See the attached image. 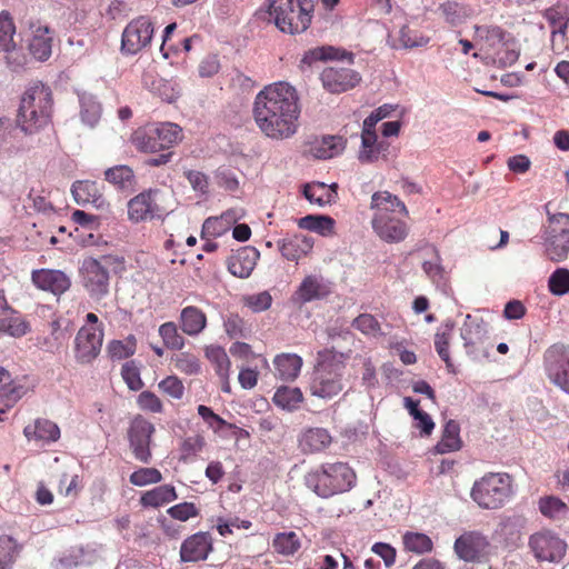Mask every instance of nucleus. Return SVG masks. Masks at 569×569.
Listing matches in <instances>:
<instances>
[{
	"label": "nucleus",
	"mask_w": 569,
	"mask_h": 569,
	"mask_svg": "<svg viewBox=\"0 0 569 569\" xmlns=\"http://www.w3.org/2000/svg\"><path fill=\"white\" fill-rule=\"evenodd\" d=\"M299 116L297 90L287 82L269 84L256 96L254 121L270 139L284 140L295 136Z\"/></svg>",
	"instance_id": "1"
},
{
	"label": "nucleus",
	"mask_w": 569,
	"mask_h": 569,
	"mask_svg": "<svg viewBox=\"0 0 569 569\" xmlns=\"http://www.w3.org/2000/svg\"><path fill=\"white\" fill-rule=\"evenodd\" d=\"M370 207L375 210L372 228L380 239L389 243H397L407 238L409 231L407 223L390 216L396 211L403 216L409 213L406 204L397 196L388 191L375 192Z\"/></svg>",
	"instance_id": "2"
},
{
	"label": "nucleus",
	"mask_w": 569,
	"mask_h": 569,
	"mask_svg": "<svg viewBox=\"0 0 569 569\" xmlns=\"http://www.w3.org/2000/svg\"><path fill=\"white\" fill-rule=\"evenodd\" d=\"M51 111V89L40 81L32 82L21 98L17 124L24 133H34L50 122Z\"/></svg>",
	"instance_id": "3"
},
{
	"label": "nucleus",
	"mask_w": 569,
	"mask_h": 569,
	"mask_svg": "<svg viewBox=\"0 0 569 569\" xmlns=\"http://www.w3.org/2000/svg\"><path fill=\"white\" fill-rule=\"evenodd\" d=\"M356 482L355 471L345 462H327L305 476V485L318 497L330 498L349 491Z\"/></svg>",
	"instance_id": "4"
},
{
	"label": "nucleus",
	"mask_w": 569,
	"mask_h": 569,
	"mask_svg": "<svg viewBox=\"0 0 569 569\" xmlns=\"http://www.w3.org/2000/svg\"><path fill=\"white\" fill-rule=\"evenodd\" d=\"M269 17L283 33L300 34L311 24L315 0H267Z\"/></svg>",
	"instance_id": "5"
},
{
	"label": "nucleus",
	"mask_w": 569,
	"mask_h": 569,
	"mask_svg": "<svg viewBox=\"0 0 569 569\" xmlns=\"http://www.w3.org/2000/svg\"><path fill=\"white\" fill-rule=\"evenodd\" d=\"M470 496L482 509H499L513 496L511 477L503 472L486 473L475 481Z\"/></svg>",
	"instance_id": "6"
},
{
	"label": "nucleus",
	"mask_w": 569,
	"mask_h": 569,
	"mask_svg": "<svg viewBox=\"0 0 569 569\" xmlns=\"http://www.w3.org/2000/svg\"><path fill=\"white\" fill-rule=\"evenodd\" d=\"M323 357L316 366L310 380V392L312 396L331 399L343 389V375L346 365L337 360L335 356Z\"/></svg>",
	"instance_id": "7"
},
{
	"label": "nucleus",
	"mask_w": 569,
	"mask_h": 569,
	"mask_svg": "<svg viewBox=\"0 0 569 569\" xmlns=\"http://www.w3.org/2000/svg\"><path fill=\"white\" fill-rule=\"evenodd\" d=\"M181 139V128L173 122H162L157 127L138 130L132 138L134 146L143 152L169 149Z\"/></svg>",
	"instance_id": "8"
},
{
	"label": "nucleus",
	"mask_w": 569,
	"mask_h": 569,
	"mask_svg": "<svg viewBox=\"0 0 569 569\" xmlns=\"http://www.w3.org/2000/svg\"><path fill=\"white\" fill-rule=\"evenodd\" d=\"M110 262L107 257L102 259L86 258L80 267L81 283L88 295L94 300H101L109 295Z\"/></svg>",
	"instance_id": "9"
},
{
	"label": "nucleus",
	"mask_w": 569,
	"mask_h": 569,
	"mask_svg": "<svg viewBox=\"0 0 569 569\" xmlns=\"http://www.w3.org/2000/svg\"><path fill=\"white\" fill-rule=\"evenodd\" d=\"M548 216L545 231L546 254L551 261L560 262L569 254V214L560 212Z\"/></svg>",
	"instance_id": "10"
},
{
	"label": "nucleus",
	"mask_w": 569,
	"mask_h": 569,
	"mask_svg": "<svg viewBox=\"0 0 569 569\" xmlns=\"http://www.w3.org/2000/svg\"><path fill=\"white\" fill-rule=\"evenodd\" d=\"M528 547L539 562H560L567 552V542L551 529H541L530 535Z\"/></svg>",
	"instance_id": "11"
},
{
	"label": "nucleus",
	"mask_w": 569,
	"mask_h": 569,
	"mask_svg": "<svg viewBox=\"0 0 569 569\" xmlns=\"http://www.w3.org/2000/svg\"><path fill=\"white\" fill-rule=\"evenodd\" d=\"M543 363L550 381L569 395V347L552 345L545 351Z\"/></svg>",
	"instance_id": "12"
},
{
	"label": "nucleus",
	"mask_w": 569,
	"mask_h": 569,
	"mask_svg": "<svg viewBox=\"0 0 569 569\" xmlns=\"http://www.w3.org/2000/svg\"><path fill=\"white\" fill-rule=\"evenodd\" d=\"M153 23L150 18L141 16L127 24L121 37V50L126 54H137L152 40Z\"/></svg>",
	"instance_id": "13"
},
{
	"label": "nucleus",
	"mask_w": 569,
	"mask_h": 569,
	"mask_svg": "<svg viewBox=\"0 0 569 569\" xmlns=\"http://www.w3.org/2000/svg\"><path fill=\"white\" fill-rule=\"evenodd\" d=\"M154 431V426L142 417L134 418L130 423L128 430L129 445L133 457L142 463L151 461L150 443Z\"/></svg>",
	"instance_id": "14"
},
{
	"label": "nucleus",
	"mask_w": 569,
	"mask_h": 569,
	"mask_svg": "<svg viewBox=\"0 0 569 569\" xmlns=\"http://www.w3.org/2000/svg\"><path fill=\"white\" fill-rule=\"evenodd\" d=\"M103 342V328L83 326L74 339V357L80 363H90L100 353Z\"/></svg>",
	"instance_id": "15"
},
{
	"label": "nucleus",
	"mask_w": 569,
	"mask_h": 569,
	"mask_svg": "<svg viewBox=\"0 0 569 569\" xmlns=\"http://www.w3.org/2000/svg\"><path fill=\"white\" fill-rule=\"evenodd\" d=\"M331 293V282L321 274L306 276L291 296V301L302 307L309 302L327 298Z\"/></svg>",
	"instance_id": "16"
},
{
	"label": "nucleus",
	"mask_w": 569,
	"mask_h": 569,
	"mask_svg": "<svg viewBox=\"0 0 569 569\" xmlns=\"http://www.w3.org/2000/svg\"><path fill=\"white\" fill-rule=\"evenodd\" d=\"M489 541L478 531H468L459 536L453 545V550L460 560L476 562L486 553Z\"/></svg>",
	"instance_id": "17"
},
{
	"label": "nucleus",
	"mask_w": 569,
	"mask_h": 569,
	"mask_svg": "<svg viewBox=\"0 0 569 569\" xmlns=\"http://www.w3.org/2000/svg\"><path fill=\"white\" fill-rule=\"evenodd\" d=\"M322 86L331 93H341L355 88L361 80L360 74L350 68H326L320 76Z\"/></svg>",
	"instance_id": "18"
},
{
	"label": "nucleus",
	"mask_w": 569,
	"mask_h": 569,
	"mask_svg": "<svg viewBox=\"0 0 569 569\" xmlns=\"http://www.w3.org/2000/svg\"><path fill=\"white\" fill-rule=\"evenodd\" d=\"M157 190H146L128 202V217L133 222L161 218L162 213L156 202Z\"/></svg>",
	"instance_id": "19"
},
{
	"label": "nucleus",
	"mask_w": 569,
	"mask_h": 569,
	"mask_svg": "<svg viewBox=\"0 0 569 569\" xmlns=\"http://www.w3.org/2000/svg\"><path fill=\"white\" fill-rule=\"evenodd\" d=\"M485 335L486 329L482 322H466L461 329L466 353L473 361H482L489 358L490 352L482 341Z\"/></svg>",
	"instance_id": "20"
},
{
	"label": "nucleus",
	"mask_w": 569,
	"mask_h": 569,
	"mask_svg": "<svg viewBox=\"0 0 569 569\" xmlns=\"http://www.w3.org/2000/svg\"><path fill=\"white\" fill-rule=\"evenodd\" d=\"M212 537L209 532L199 531L183 540L180 558L183 562H198L208 558L212 551Z\"/></svg>",
	"instance_id": "21"
},
{
	"label": "nucleus",
	"mask_w": 569,
	"mask_h": 569,
	"mask_svg": "<svg viewBox=\"0 0 569 569\" xmlns=\"http://www.w3.org/2000/svg\"><path fill=\"white\" fill-rule=\"evenodd\" d=\"M71 192L74 201L82 207L92 206L98 210H107L109 203L94 181L78 180L72 183Z\"/></svg>",
	"instance_id": "22"
},
{
	"label": "nucleus",
	"mask_w": 569,
	"mask_h": 569,
	"mask_svg": "<svg viewBox=\"0 0 569 569\" xmlns=\"http://www.w3.org/2000/svg\"><path fill=\"white\" fill-rule=\"evenodd\" d=\"M31 279L37 288L50 291L54 296L64 293L71 286L70 278L61 270H34L32 271Z\"/></svg>",
	"instance_id": "23"
},
{
	"label": "nucleus",
	"mask_w": 569,
	"mask_h": 569,
	"mask_svg": "<svg viewBox=\"0 0 569 569\" xmlns=\"http://www.w3.org/2000/svg\"><path fill=\"white\" fill-rule=\"evenodd\" d=\"M31 39L29 41V51L39 61H46L52 52V36L48 26L39 21L29 22Z\"/></svg>",
	"instance_id": "24"
},
{
	"label": "nucleus",
	"mask_w": 569,
	"mask_h": 569,
	"mask_svg": "<svg viewBox=\"0 0 569 569\" xmlns=\"http://www.w3.org/2000/svg\"><path fill=\"white\" fill-rule=\"evenodd\" d=\"M259 257L260 253L256 248L242 247L228 259V270L238 278H248L253 271Z\"/></svg>",
	"instance_id": "25"
},
{
	"label": "nucleus",
	"mask_w": 569,
	"mask_h": 569,
	"mask_svg": "<svg viewBox=\"0 0 569 569\" xmlns=\"http://www.w3.org/2000/svg\"><path fill=\"white\" fill-rule=\"evenodd\" d=\"M98 559L94 549L91 548H72L56 558L52 562L54 569H74L82 566H90Z\"/></svg>",
	"instance_id": "26"
},
{
	"label": "nucleus",
	"mask_w": 569,
	"mask_h": 569,
	"mask_svg": "<svg viewBox=\"0 0 569 569\" xmlns=\"http://www.w3.org/2000/svg\"><path fill=\"white\" fill-rule=\"evenodd\" d=\"M24 393V388L14 382L10 372L0 367V415L6 413ZM0 421L2 418L0 417Z\"/></svg>",
	"instance_id": "27"
},
{
	"label": "nucleus",
	"mask_w": 569,
	"mask_h": 569,
	"mask_svg": "<svg viewBox=\"0 0 569 569\" xmlns=\"http://www.w3.org/2000/svg\"><path fill=\"white\" fill-rule=\"evenodd\" d=\"M429 37L422 34L418 29L402 26L397 36H389L388 43L392 49H413L425 47L429 43Z\"/></svg>",
	"instance_id": "28"
},
{
	"label": "nucleus",
	"mask_w": 569,
	"mask_h": 569,
	"mask_svg": "<svg viewBox=\"0 0 569 569\" xmlns=\"http://www.w3.org/2000/svg\"><path fill=\"white\" fill-rule=\"evenodd\" d=\"M332 438L325 428H309L299 438V446L303 452H320L329 447Z\"/></svg>",
	"instance_id": "29"
},
{
	"label": "nucleus",
	"mask_w": 569,
	"mask_h": 569,
	"mask_svg": "<svg viewBox=\"0 0 569 569\" xmlns=\"http://www.w3.org/2000/svg\"><path fill=\"white\" fill-rule=\"evenodd\" d=\"M278 244L283 258L290 261H298L312 249L313 241L311 238L295 234L291 238L279 241Z\"/></svg>",
	"instance_id": "30"
},
{
	"label": "nucleus",
	"mask_w": 569,
	"mask_h": 569,
	"mask_svg": "<svg viewBox=\"0 0 569 569\" xmlns=\"http://www.w3.org/2000/svg\"><path fill=\"white\" fill-rule=\"evenodd\" d=\"M276 375L281 380L292 381L300 373L302 359L296 353H281L273 360Z\"/></svg>",
	"instance_id": "31"
},
{
	"label": "nucleus",
	"mask_w": 569,
	"mask_h": 569,
	"mask_svg": "<svg viewBox=\"0 0 569 569\" xmlns=\"http://www.w3.org/2000/svg\"><path fill=\"white\" fill-rule=\"evenodd\" d=\"M343 59H349L351 61L352 53L347 52L345 50H340L339 48L332 46H322L306 51L301 59V64L311 67L317 61Z\"/></svg>",
	"instance_id": "32"
},
{
	"label": "nucleus",
	"mask_w": 569,
	"mask_h": 569,
	"mask_svg": "<svg viewBox=\"0 0 569 569\" xmlns=\"http://www.w3.org/2000/svg\"><path fill=\"white\" fill-rule=\"evenodd\" d=\"M425 256L426 258L422 261L423 272L432 283L440 286L443 283L446 271L438 249L433 246H429L425 250Z\"/></svg>",
	"instance_id": "33"
},
{
	"label": "nucleus",
	"mask_w": 569,
	"mask_h": 569,
	"mask_svg": "<svg viewBox=\"0 0 569 569\" xmlns=\"http://www.w3.org/2000/svg\"><path fill=\"white\" fill-rule=\"evenodd\" d=\"M180 325L186 335L197 336L206 328L207 317L199 308L189 306L181 310Z\"/></svg>",
	"instance_id": "34"
},
{
	"label": "nucleus",
	"mask_w": 569,
	"mask_h": 569,
	"mask_svg": "<svg viewBox=\"0 0 569 569\" xmlns=\"http://www.w3.org/2000/svg\"><path fill=\"white\" fill-rule=\"evenodd\" d=\"M23 432L28 439L33 437L34 439L43 442H53L57 441L60 437L59 427L54 422L47 419L36 420L34 426H27Z\"/></svg>",
	"instance_id": "35"
},
{
	"label": "nucleus",
	"mask_w": 569,
	"mask_h": 569,
	"mask_svg": "<svg viewBox=\"0 0 569 569\" xmlns=\"http://www.w3.org/2000/svg\"><path fill=\"white\" fill-rule=\"evenodd\" d=\"M462 441L460 439V426L455 420L446 422L442 437L436 445L435 449L438 453H448L457 451L461 448Z\"/></svg>",
	"instance_id": "36"
},
{
	"label": "nucleus",
	"mask_w": 569,
	"mask_h": 569,
	"mask_svg": "<svg viewBox=\"0 0 569 569\" xmlns=\"http://www.w3.org/2000/svg\"><path fill=\"white\" fill-rule=\"evenodd\" d=\"M80 103L81 121L90 128H93L101 117V104L96 97L88 92L78 94Z\"/></svg>",
	"instance_id": "37"
},
{
	"label": "nucleus",
	"mask_w": 569,
	"mask_h": 569,
	"mask_svg": "<svg viewBox=\"0 0 569 569\" xmlns=\"http://www.w3.org/2000/svg\"><path fill=\"white\" fill-rule=\"evenodd\" d=\"M178 498L176 489L171 485H162L144 492L140 502L143 507L158 508Z\"/></svg>",
	"instance_id": "38"
},
{
	"label": "nucleus",
	"mask_w": 569,
	"mask_h": 569,
	"mask_svg": "<svg viewBox=\"0 0 569 569\" xmlns=\"http://www.w3.org/2000/svg\"><path fill=\"white\" fill-rule=\"evenodd\" d=\"M298 226L301 229L327 237L333 233L335 220L329 216L308 214L298 220Z\"/></svg>",
	"instance_id": "39"
},
{
	"label": "nucleus",
	"mask_w": 569,
	"mask_h": 569,
	"mask_svg": "<svg viewBox=\"0 0 569 569\" xmlns=\"http://www.w3.org/2000/svg\"><path fill=\"white\" fill-rule=\"evenodd\" d=\"M303 196L308 201L320 207L336 202L337 199L336 191L328 189L323 182L307 183L303 187Z\"/></svg>",
	"instance_id": "40"
},
{
	"label": "nucleus",
	"mask_w": 569,
	"mask_h": 569,
	"mask_svg": "<svg viewBox=\"0 0 569 569\" xmlns=\"http://www.w3.org/2000/svg\"><path fill=\"white\" fill-rule=\"evenodd\" d=\"M271 546L277 553L289 557L301 548V540L295 531H283L274 535Z\"/></svg>",
	"instance_id": "41"
},
{
	"label": "nucleus",
	"mask_w": 569,
	"mask_h": 569,
	"mask_svg": "<svg viewBox=\"0 0 569 569\" xmlns=\"http://www.w3.org/2000/svg\"><path fill=\"white\" fill-rule=\"evenodd\" d=\"M22 546L11 536H0V569H12Z\"/></svg>",
	"instance_id": "42"
},
{
	"label": "nucleus",
	"mask_w": 569,
	"mask_h": 569,
	"mask_svg": "<svg viewBox=\"0 0 569 569\" xmlns=\"http://www.w3.org/2000/svg\"><path fill=\"white\" fill-rule=\"evenodd\" d=\"M29 331V325L23 320L17 310L0 317V333L19 338Z\"/></svg>",
	"instance_id": "43"
},
{
	"label": "nucleus",
	"mask_w": 569,
	"mask_h": 569,
	"mask_svg": "<svg viewBox=\"0 0 569 569\" xmlns=\"http://www.w3.org/2000/svg\"><path fill=\"white\" fill-rule=\"evenodd\" d=\"M343 150L341 138L335 136L322 137L311 147V153L318 159H330Z\"/></svg>",
	"instance_id": "44"
},
{
	"label": "nucleus",
	"mask_w": 569,
	"mask_h": 569,
	"mask_svg": "<svg viewBox=\"0 0 569 569\" xmlns=\"http://www.w3.org/2000/svg\"><path fill=\"white\" fill-rule=\"evenodd\" d=\"M568 9L565 7H552L543 12L545 19L551 27V36L555 40L557 37L563 38L568 24Z\"/></svg>",
	"instance_id": "45"
},
{
	"label": "nucleus",
	"mask_w": 569,
	"mask_h": 569,
	"mask_svg": "<svg viewBox=\"0 0 569 569\" xmlns=\"http://www.w3.org/2000/svg\"><path fill=\"white\" fill-rule=\"evenodd\" d=\"M539 511L549 519L560 520L565 518L569 511L567 505L555 496H547L539 499Z\"/></svg>",
	"instance_id": "46"
},
{
	"label": "nucleus",
	"mask_w": 569,
	"mask_h": 569,
	"mask_svg": "<svg viewBox=\"0 0 569 569\" xmlns=\"http://www.w3.org/2000/svg\"><path fill=\"white\" fill-rule=\"evenodd\" d=\"M402 541L407 551L417 555L430 552L433 548V542L430 537L421 532L408 531L403 535Z\"/></svg>",
	"instance_id": "47"
},
{
	"label": "nucleus",
	"mask_w": 569,
	"mask_h": 569,
	"mask_svg": "<svg viewBox=\"0 0 569 569\" xmlns=\"http://www.w3.org/2000/svg\"><path fill=\"white\" fill-rule=\"evenodd\" d=\"M437 11L439 16L451 26L461 24L467 17L465 6L452 0H447L440 3Z\"/></svg>",
	"instance_id": "48"
},
{
	"label": "nucleus",
	"mask_w": 569,
	"mask_h": 569,
	"mask_svg": "<svg viewBox=\"0 0 569 569\" xmlns=\"http://www.w3.org/2000/svg\"><path fill=\"white\" fill-rule=\"evenodd\" d=\"M206 357L216 366V372L220 379H227L230 373V360L227 352L220 346H209L206 348Z\"/></svg>",
	"instance_id": "49"
},
{
	"label": "nucleus",
	"mask_w": 569,
	"mask_h": 569,
	"mask_svg": "<svg viewBox=\"0 0 569 569\" xmlns=\"http://www.w3.org/2000/svg\"><path fill=\"white\" fill-rule=\"evenodd\" d=\"M302 401V392L299 388L280 387L273 396V402L283 409L293 410Z\"/></svg>",
	"instance_id": "50"
},
{
	"label": "nucleus",
	"mask_w": 569,
	"mask_h": 569,
	"mask_svg": "<svg viewBox=\"0 0 569 569\" xmlns=\"http://www.w3.org/2000/svg\"><path fill=\"white\" fill-rule=\"evenodd\" d=\"M104 179L118 188L124 189L131 186L134 174L130 167L119 164L107 169L104 171Z\"/></svg>",
	"instance_id": "51"
},
{
	"label": "nucleus",
	"mask_w": 569,
	"mask_h": 569,
	"mask_svg": "<svg viewBox=\"0 0 569 569\" xmlns=\"http://www.w3.org/2000/svg\"><path fill=\"white\" fill-rule=\"evenodd\" d=\"M159 335L167 348L181 350L184 347V338L178 332L174 322H164L159 327Z\"/></svg>",
	"instance_id": "52"
},
{
	"label": "nucleus",
	"mask_w": 569,
	"mask_h": 569,
	"mask_svg": "<svg viewBox=\"0 0 569 569\" xmlns=\"http://www.w3.org/2000/svg\"><path fill=\"white\" fill-rule=\"evenodd\" d=\"M136 351V338L129 336L124 340H113L108 346V352L113 360H121L132 356Z\"/></svg>",
	"instance_id": "53"
},
{
	"label": "nucleus",
	"mask_w": 569,
	"mask_h": 569,
	"mask_svg": "<svg viewBox=\"0 0 569 569\" xmlns=\"http://www.w3.org/2000/svg\"><path fill=\"white\" fill-rule=\"evenodd\" d=\"M549 291L555 296H565L569 292V269L558 268L548 279Z\"/></svg>",
	"instance_id": "54"
},
{
	"label": "nucleus",
	"mask_w": 569,
	"mask_h": 569,
	"mask_svg": "<svg viewBox=\"0 0 569 569\" xmlns=\"http://www.w3.org/2000/svg\"><path fill=\"white\" fill-rule=\"evenodd\" d=\"M453 323L447 322L443 327V331L437 332L435 336V348L441 360H443L448 368L452 367L450 353H449V339Z\"/></svg>",
	"instance_id": "55"
},
{
	"label": "nucleus",
	"mask_w": 569,
	"mask_h": 569,
	"mask_svg": "<svg viewBox=\"0 0 569 569\" xmlns=\"http://www.w3.org/2000/svg\"><path fill=\"white\" fill-rule=\"evenodd\" d=\"M129 480L133 486L143 487L160 482L162 475L156 468H140L130 475Z\"/></svg>",
	"instance_id": "56"
},
{
	"label": "nucleus",
	"mask_w": 569,
	"mask_h": 569,
	"mask_svg": "<svg viewBox=\"0 0 569 569\" xmlns=\"http://www.w3.org/2000/svg\"><path fill=\"white\" fill-rule=\"evenodd\" d=\"M388 143L385 141H378V136L375 134V142L370 143L369 147H363L359 151V160L363 163H371L379 159L388 149Z\"/></svg>",
	"instance_id": "57"
},
{
	"label": "nucleus",
	"mask_w": 569,
	"mask_h": 569,
	"mask_svg": "<svg viewBox=\"0 0 569 569\" xmlns=\"http://www.w3.org/2000/svg\"><path fill=\"white\" fill-rule=\"evenodd\" d=\"M16 26L12 17L6 10L0 12V47L12 46L14 41Z\"/></svg>",
	"instance_id": "58"
},
{
	"label": "nucleus",
	"mask_w": 569,
	"mask_h": 569,
	"mask_svg": "<svg viewBox=\"0 0 569 569\" xmlns=\"http://www.w3.org/2000/svg\"><path fill=\"white\" fill-rule=\"evenodd\" d=\"M0 51L4 53L6 62L12 71H18L24 66L26 57L16 41H12V46L0 47Z\"/></svg>",
	"instance_id": "59"
},
{
	"label": "nucleus",
	"mask_w": 569,
	"mask_h": 569,
	"mask_svg": "<svg viewBox=\"0 0 569 569\" xmlns=\"http://www.w3.org/2000/svg\"><path fill=\"white\" fill-rule=\"evenodd\" d=\"M243 303L253 312H262L271 307L272 297L268 291H262L243 297Z\"/></svg>",
	"instance_id": "60"
},
{
	"label": "nucleus",
	"mask_w": 569,
	"mask_h": 569,
	"mask_svg": "<svg viewBox=\"0 0 569 569\" xmlns=\"http://www.w3.org/2000/svg\"><path fill=\"white\" fill-rule=\"evenodd\" d=\"M174 366L179 371L190 376L198 375L201 370L199 359L188 352H182L177 356Z\"/></svg>",
	"instance_id": "61"
},
{
	"label": "nucleus",
	"mask_w": 569,
	"mask_h": 569,
	"mask_svg": "<svg viewBox=\"0 0 569 569\" xmlns=\"http://www.w3.org/2000/svg\"><path fill=\"white\" fill-rule=\"evenodd\" d=\"M352 327L365 335L376 336L380 331L378 320L369 313H362L352 321Z\"/></svg>",
	"instance_id": "62"
},
{
	"label": "nucleus",
	"mask_w": 569,
	"mask_h": 569,
	"mask_svg": "<svg viewBox=\"0 0 569 569\" xmlns=\"http://www.w3.org/2000/svg\"><path fill=\"white\" fill-rule=\"evenodd\" d=\"M121 376L130 390H139L143 383L138 367L133 361L126 362L121 369Z\"/></svg>",
	"instance_id": "63"
},
{
	"label": "nucleus",
	"mask_w": 569,
	"mask_h": 569,
	"mask_svg": "<svg viewBox=\"0 0 569 569\" xmlns=\"http://www.w3.org/2000/svg\"><path fill=\"white\" fill-rule=\"evenodd\" d=\"M159 389L173 399H181L184 393L182 381L176 376H169L159 382Z\"/></svg>",
	"instance_id": "64"
}]
</instances>
